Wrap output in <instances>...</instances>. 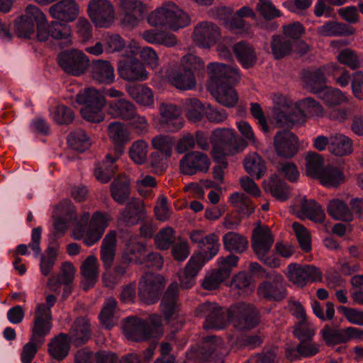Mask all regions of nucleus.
I'll list each match as a JSON object with an SVG mask.
<instances>
[{
	"label": "nucleus",
	"instance_id": "obj_1",
	"mask_svg": "<svg viewBox=\"0 0 363 363\" xmlns=\"http://www.w3.org/2000/svg\"><path fill=\"white\" fill-rule=\"evenodd\" d=\"M209 86L216 101L227 107H233L238 95L233 86L240 80L238 71L224 64L213 62L207 66Z\"/></svg>",
	"mask_w": 363,
	"mask_h": 363
},
{
	"label": "nucleus",
	"instance_id": "obj_2",
	"mask_svg": "<svg viewBox=\"0 0 363 363\" xmlns=\"http://www.w3.org/2000/svg\"><path fill=\"white\" fill-rule=\"evenodd\" d=\"M123 333L132 341L143 342L162 334V318L157 314H152L147 320L136 316H130L123 321Z\"/></svg>",
	"mask_w": 363,
	"mask_h": 363
},
{
	"label": "nucleus",
	"instance_id": "obj_3",
	"mask_svg": "<svg viewBox=\"0 0 363 363\" xmlns=\"http://www.w3.org/2000/svg\"><path fill=\"white\" fill-rule=\"evenodd\" d=\"M147 21L151 26H163L176 31L187 26L190 23V18L174 2L167 1L152 11Z\"/></svg>",
	"mask_w": 363,
	"mask_h": 363
},
{
	"label": "nucleus",
	"instance_id": "obj_4",
	"mask_svg": "<svg viewBox=\"0 0 363 363\" xmlns=\"http://www.w3.org/2000/svg\"><path fill=\"white\" fill-rule=\"evenodd\" d=\"M213 146L212 157L216 161L238 152L239 145L235 133L228 128H218L213 131L211 138Z\"/></svg>",
	"mask_w": 363,
	"mask_h": 363
},
{
	"label": "nucleus",
	"instance_id": "obj_5",
	"mask_svg": "<svg viewBox=\"0 0 363 363\" xmlns=\"http://www.w3.org/2000/svg\"><path fill=\"white\" fill-rule=\"evenodd\" d=\"M195 314L198 317H205V329L224 328L230 320V308L225 310L215 303L206 302L199 305Z\"/></svg>",
	"mask_w": 363,
	"mask_h": 363
},
{
	"label": "nucleus",
	"instance_id": "obj_6",
	"mask_svg": "<svg viewBox=\"0 0 363 363\" xmlns=\"http://www.w3.org/2000/svg\"><path fill=\"white\" fill-rule=\"evenodd\" d=\"M230 320L240 330H251L260 322L259 310L251 303L240 302L230 308Z\"/></svg>",
	"mask_w": 363,
	"mask_h": 363
},
{
	"label": "nucleus",
	"instance_id": "obj_7",
	"mask_svg": "<svg viewBox=\"0 0 363 363\" xmlns=\"http://www.w3.org/2000/svg\"><path fill=\"white\" fill-rule=\"evenodd\" d=\"M227 354L223 340L216 336H208L203 339L202 345L192 349L188 354L189 359L202 363L211 359H221Z\"/></svg>",
	"mask_w": 363,
	"mask_h": 363
},
{
	"label": "nucleus",
	"instance_id": "obj_8",
	"mask_svg": "<svg viewBox=\"0 0 363 363\" xmlns=\"http://www.w3.org/2000/svg\"><path fill=\"white\" fill-rule=\"evenodd\" d=\"M257 293L259 297L267 301H281L287 295L283 276L275 272L267 274L265 280L259 284Z\"/></svg>",
	"mask_w": 363,
	"mask_h": 363
},
{
	"label": "nucleus",
	"instance_id": "obj_9",
	"mask_svg": "<svg viewBox=\"0 0 363 363\" xmlns=\"http://www.w3.org/2000/svg\"><path fill=\"white\" fill-rule=\"evenodd\" d=\"M57 63L65 73L74 77L82 75L89 67L87 56L77 50L61 52L57 55Z\"/></svg>",
	"mask_w": 363,
	"mask_h": 363
},
{
	"label": "nucleus",
	"instance_id": "obj_10",
	"mask_svg": "<svg viewBox=\"0 0 363 363\" xmlns=\"http://www.w3.org/2000/svg\"><path fill=\"white\" fill-rule=\"evenodd\" d=\"M107 226L106 215L100 211H96L91 217L86 230L81 226L79 231L74 232V238L76 240L82 238L86 246H91L99 241Z\"/></svg>",
	"mask_w": 363,
	"mask_h": 363
},
{
	"label": "nucleus",
	"instance_id": "obj_11",
	"mask_svg": "<svg viewBox=\"0 0 363 363\" xmlns=\"http://www.w3.org/2000/svg\"><path fill=\"white\" fill-rule=\"evenodd\" d=\"M87 13L96 27L108 28L114 21L113 6L109 0H90Z\"/></svg>",
	"mask_w": 363,
	"mask_h": 363
},
{
	"label": "nucleus",
	"instance_id": "obj_12",
	"mask_svg": "<svg viewBox=\"0 0 363 363\" xmlns=\"http://www.w3.org/2000/svg\"><path fill=\"white\" fill-rule=\"evenodd\" d=\"M287 270L289 280L300 287H303L308 282L321 281L323 279L320 269L313 265L291 263Z\"/></svg>",
	"mask_w": 363,
	"mask_h": 363
},
{
	"label": "nucleus",
	"instance_id": "obj_13",
	"mask_svg": "<svg viewBox=\"0 0 363 363\" xmlns=\"http://www.w3.org/2000/svg\"><path fill=\"white\" fill-rule=\"evenodd\" d=\"M36 38L40 42L47 41L49 38L56 40H62V47L72 44L71 28L66 23L58 21H52L49 24L39 26Z\"/></svg>",
	"mask_w": 363,
	"mask_h": 363
},
{
	"label": "nucleus",
	"instance_id": "obj_14",
	"mask_svg": "<svg viewBox=\"0 0 363 363\" xmlns=\"http://www.w3.org/2000/svg\"><path fill=\"white\" fill-rule=\"evenodd\" d=\"M161 275L146 272L139 282L138 296L140 300L147 304L155 303L163 287Z\"/></svg>",
	"mask_w": 363,
	"mask_h": 363
},
{
	"label": "nucleus",
	"instance_id": "obj_15",
	"mask_svg": "<svg viewBox=\"0 0 363 363\" xmlns=\"http://www.w3.org/2000/svg\"><path fill=\"white\" fill-rule=\"evenodd\" d=\"M278 99L279 101H276L274 115L279 126L292 128L294 125L304 121V118L306 116L304 111L298 108L289 107L288 101L284 97H279Z\"/></svg>",
	"mask_w": 363,
	"mask_h": 363
},
{
	"label": "nucleus",
	"instance_id": "obj_16",
	"mask_svg": "<svg viewBox=\"0 0 363 363\" xmlns=\"http://www.w3.org/2000/svg\"><path fill=\"white\" fill-rule=\"evenodd\" d=\"M211 162L207 155L199 151L186 153L179 162V169L184 175H194L197 172H207Z\"/></svg>",
	"mask_w": 363,
	"mask_h": 363
},
{
	"label": "nucleus",
	"instance_id": "obj_17",
	"mask_svg": "<svg viewBox=\"0 0 363 363\" xmlns=\"http://www.w3.org/2000/svg\"><path fill=\"white\" fill-rule=\"evenodd\" d=\"M31 332L29 342L23 345L21 350V359L23 363H31L38 350L44 345L45 337L50 331L43 326L33 324Z\"/></svg>",
	"mask_w": 363,
	"mask_h": 363
},
{
	"label": "nucleus",
	"instance_id": "obj_18",
	"mask_svg": "<svg viewBox=\"0 0 363 363\" xmlns=\"http://www.w3.org/2000/svg\"><path fill=\"white\" fill-rule=\"evenodd\" d=\"M192 36L194 42L198 46L210 48L220 38V30L216 24L203 21L195 26Z\"/></svg>",
	"mask_w": 363,
	"mask_h": 363
},
{
	"label": "nucleus",
	"instance_id": "obj_19",
	"mask_svg": "<svg viewBox=\"0 0 363 363\" xmlns=\"http://www.w3.org/2000/svg\"><path fill=\"white\" fill-rule=\"evenodd\" d=\"M274 147L279 156L291 158L298 150V138L289 130H279L274 137Z\"/></svg>",
	"mask_w": 363,
	"mask_h": 363
},
{
	"label": "nucleus",
	"instance_id": "obj_20",
	"mask_svg": "<svg viewBox=\"0 0 363 363\" xmlns=\"http://www.w3.org/2000/svg\"><path fill=\"white\" fill-rule=\"evenodd\" d=\"M107 134L113 145V152L122 155L125 145L131 140V132L126 124L121 121H113L107 127Z\"/></svg>",
	"mask_w": 363,
	"mask_h": 363
},
{
	"label": "nucleus",
	"instance_id": "obj_21",
	"mask_svg": "<svg viewBox=\"0 0 363 363\" xmlns=\"http://www.w3.org/2000/svg\"><path fill=\"white\" fill-rule=\"evenodd\" d=\"M160 125L164 130L174 133L183 128L184 119L178 106L163 103L160 106Z\"/></svg>",
	"mask_w": 363,
	"mask_h": 363
},
{
	"label": "nucleus",
	"instance_id": "obj_22",
	"mask_svg": "<svg viewBox=\"0 0 363 363\" xmlns=\"http://www.w3.org/2000/svg\"><path fill=\"white\" fill-rule=\"evenodd\" d=\"M274 236L269 227L257 226L252 231L251 246L257 258L269 254L274 243Z\"/></svg>",
	"mask_w": 363,
	"mask_h": 363
},
{
	"label": "nucleus",
	"instance_id": "obj_23",
	"mask_svg": "<svg viewBox=\"0 0 363 363\" xmlns=\"http://www.w3.org/2000/svg\"><path fill=\"white\" fill-rule=\"evenodd\" d=\"M118 72L122 79L129 82L143 81L147 77L144 65L135 57H125L120 60Z\"/></svg>",
	"mask_w": 363,
	"mask_h": 363
},
{
	"label": "nucleus",
	"instance_id": "obj_24",
	"mask_svg": "<svg viewBox=\"0 0 363 363\" xmlns=\"http://www.w3.org/2000/svg\"><path fill=\"white\" fill-rule=\"evenodd\" d=\"M205 263L203 253H196L191 257L179 274L180 285L183 289H190L196 284V277Z\"/></svg>",
	"mask_w": 363,
	"mask_h": 363
},
{
	"label": "nucleus",
	"instance_id": "obj_25",
	"mask_svg": "<svg viewBox=\"0 0 363 363\" xmlns=\"http://www.w3.org/2000/svg\"><path fill=\"white\" fill-rule=\"evenodd\" d=\"M120 7L124 13V24L134 27L143 19L147 13L145 5L139 0H120Z\"/></svg>",
	"mask_w": 363,
	"mask_h": 363
},
{
	"label": "nucleus",
	"instance_id": "obj_26",
	"mask_svg": "<svg viewBox=\"0 0 363 363\" xmlns=\"http://www.w3.org/2000/svg\"><path fill=\"white\" fill-rule=\"evenodd\" d=\"M145 214L143 202L137 198H132L125 203L118 215V221L126 226H133L141 220Z\"/></svg>",
	"mask_w": 363,
	"mask_h": 363
},
{
	"label": "nucleus",
	"instance_id": "obj_27",
	"mask_svg": "<svg viewBox=\"0 0 363 363\" xmlns=\"http://www.w3.org/2000/svg\"><path fill=\"white\" fill-rule=\"evenodd\" d=\"M79 6L74 0H61L49 8L50 16L60 21H74L79 15Z\"/></svg>",
	"mask_w": 363,
	"mask_h": 363
},
{
	"label": "nucleus",
	"instance_id": "obj_28",
	"mask_svg": "<svg viewBox=\"0 0 363 363\" xmlns=\"http://www.w3.org/2000/svg\"><path fill=\"white\" fill-rule=\"evenodd\" d=\"M179 285L176 282L170 284L162 298L160 308L166 320H169L177 315L179 308Z\"/></svg>",
	"mask_w": 363,
	"mask_h": 363
},
{
	"label": "nucleus",
	"instance_id": "obj_29",
	"mask_svg": "<svg viewBox=\"0 0 363 363\" xmlns=\"http://www.w3.org/2000/svg\"><path fill=\"white\" fill-rule=\"evenodd\" d=\"M135 106L125 99H115L107 103V113L113 118L130 120L135 114Z\"/></svg>",
	"mask_w": 363,
	"mask_h": 363
},
{
	"label": "nucleus",
	"instance_id": "obj_30",
	"mask_svg": "<svg viewBox=\"0 0 363 363\" xmlns=\"http://www.w3.org/2000/svg\"><path fill=\"white\" fill-rule=\"evenodd\" d=\"M89 320L85 317L77 318L72 325L68 340L75 346L85 344L91 337Z\"/></svg>",
	"mask_w": 363,
	"mask_h": 363
},
{
	"label": "nucleus",
	"instance_id": "obj_31",
	"mask_svg": "<svg viewBox=\"0 0 363 363\" xmlns=\"http://www.w3.org/2000/svg\"><path fill=\"white\" fill-rule=\"evenodd\" d=\"M110 194L115 202L124 204L130 195V180L125 174L118 175L110 184Z\"/></svg>",
	"mask_w": 363,
	"mask_h": 363
},
{
	"label": "nucleus",
	"instance_id": "obj_32",
	"mask_svg": "<svg viewBox=\"0 0 363 363\" xmlns=\"http://www.w3.org/2000/svg\"><path fill=\"white\" fill-rule=\"evenodd\" d=\"M57 298L54 295H48L46 297V303H38L34 311L33 324L40 327H45V329L51 330L52 313L51 308L55 305Z\"/></svg>",
	"mask_w": 363,
	"mask_h": 363
},
{
	"label": "nucleus",
	"instance_id": "obj_33",
	"mask_svg": "<svg viewBox=\"0 0 363 363\" xmlns=\"http://www.w3.org/2000/svg\"><path fill=\"white\" fill-rule=\"evenodd\" d=\"M121 155L116 152L108 153L106 155L103 162L94 169V176L98 181L106 184L111 179L117 170V165L115 163Z\"/></svg>",
	"mask_w": 363,
	"mask_h": 363
},
{
	"label": "nucleus",
	"instance_id": "obj_34",
	"mask_svg": "<svg viewBox=\"0 0 363 363\" xmlns=\"http://www.w3.org/2000/svg\"><path fill=\"white\" fill-rule=\"evenodd\" d=\"M116 233L108 232L102 240L100 250V259L105 270H110L113 265L116 253Z\"/></svg>",
	"mask_w": 363,
	"mask_h": 363
},
{
	"label": "nucleus",
	"instance_id": "obj_35",
	"mask_svg": "<svg viewBox=\"0 0 363 363\" xmlns=\"http://www.w3.org/2000/svg\"><path fill=\"white\" fill-rule=\"evenodd\" d=\"M130 259L123 257L115 264L113 270H106L102 279L106 286L113 287L121 282L122 278L126 274L130 267Z\"/></svg>",
	"mask_w": 363,
	"mask_h": 363
},
{
	"label": "nucleus",
	"instance_id": "obj_36",
	"mask_svg": "<svg viewBox=\"0 0 363 363\" xmlns=\"http://www.w3.org/2000/svg\"><path fill=\"white\" fill-rule=\"evenodd\" d=\"M91 76L99 83L110 84L114 82V69L108 61L97 60L91 65Z\"/></svg>",
	"mask_w": 363,
	"mask_h": 363
},
{
	"label": "nucleus",
	"instance_id": "obj_37",
	"mask_svg": "<svg viewBox=\"0 0 363 363\" xmlns=\"http://www.w3.org/2000/svg\"><path fill=\"white\" fill-rule=\"evenodd\" d=\"M81 274L84 277L82 282V288L86 291L93 287L99 276V264L97 258L94 255L89 256L82 263Z\"/></svg>",
	"mask_w": 363,
	"mask_h": 363
},
{
	"label": "nucleus",
	"instance_id": "obj_38",
	"mask_svg": "<svg viewBox=\"0 0 363 363\" xmlns=\"http://www.w3.org/2000/svg\"><path fill=\"white\" fill-rule=\"evenodd\" d=\"M233 48L236 58L244 68H251L256 64L257 57L251 44L242 40L235 43Z\"/></svg>",
	"mask_w": 363,
	"mask_h": 363
},
{
	"label": "nucleus",
	"instance_id": "obj_39",
	"mask_svg": "<svg viewBox=\"0 0 363 363\" xmlns=\"http://www.w3.org/2000/svg\"><path fill=\"white\" fill-rule=\"evenodd\" d=\"M75 268L69 262H63L57 277H51L48 285L54 292L60 293L61 284H72L74 278Z\"/></svg>",
	"mask_w": 363,
	"mask_h": 363
},
{
	"label": "nucleus",
	"instance_id": "obj_40",
	"mask_svg": "<svg viewBox=\"0 0 363 363\" xmlns=\"http://www.w3.org/2000/svg\"><path fill=\"white\" fill-rule=\"evenodd\" d=\"M69 342L67 334L62 333L59 334L52 338L48 343L49 354L57 361L63 360L69 354Z\"/></svg>",
	"mask_w": 363,
	"mask_h": 363
},
{
	"label": "nucleus",
	"instance_id": "obj_41",
	"mask_svg": "<svg viewBox=\"0 0 363 363\" xmlns=\"http://www.w3.org/2000/svg\"><path fill=\"white\" fill-rule=\"evenodd\" d=\"M326 75H328V65L305 73L306 87L313 94H318L322 88L325 87Z\"/></svg>",
	"mask_w": 363,
	"mask_h": 363
},
{
	"label": "nucleus",
	"instance_id": "obj_42",
	"mask_svg": "<svg viewBox=\"0 0 363 363\" xmlns=\"http://www.w3.org/2000/svg\"><path fill=\"white\" fill-rule=\"evenodd\" d=\"M316 32L322 36H348L354 34L355 29L345 23L330 21L318 27Z\"/></svg>",
	"mask_w": 363,
	"mask_h": 363
},
{
	"label": "nucleus",
	"instance_id": "obj_43",
	"mask_svg": "<svg viewBox=\"0 0 363 363\" xmlns=\"http://www.w3.org/2000/svg\"><path fill=\"white\" fill-rule=\"evenodd\" d=\"M352 147V140L349 137L338 133L330 138L328 149L332 154L342 157L350 155Z\"/></svg>",
	"mask_w": 363,
	"mask_h": 363
},
{
	"label": "nucleus",
	"instance_id": "obj_44",
	"mask_svg": "<svg viewBox=\"0 0 363 363\" xmlns=\"http://www.w3.org/2000/svg\"><path fill=\"white\" fill-rule=\"evenodd\" d=\"M245 171L257 179L262 178L267 171V166L264 160L257 153L249 154L244 160Z\"/></svg>",
	"mask_w": 363,
	"mask_h": 363
},
{
	"label": "nucleus",
	"instance_id": "obj_45",
	"mask_svg": "<svg viewBox=\"0 0 363 363\" xmlns=\"http://www.w3.org/2000/svg\"><path fill=\"white\" fill-rule=\"evenodd\" d=\"M223 242L226 250L238 254L243 253L249 246L247 238L233 231L223 235Z\"/></svg>",
	"mask_w": 363,
	"mask_h": 363
},
{
	"label": "nucleus",
	"instance_id": "obj_46",
	"mask_svg": "<svg viewBox=\"0 0 363 363\" xmlns=\"http://www.w3.org/2000/svg\"><path fill=\"white\" fill-rule=\"evenodd\" d=\"M76 101L84 107L103 108L105 104L104 96L96 89L88 88L76 96Z\"/></svg>",
	"mask_w": 363,
	"mask_h": 363
},
{
	"label": "nucleus",
	"instance_id": "obj_47",
	"mask_svg": "<svg viewBox=\"0 0 363 363\" xmlns=\"http://www.w3.org/2000/svg\"><path fill=\"white\" fill-rule=\"evenodd\" d=\"M171 84L177 89L189 90L196 85L195 76L190 71H185L182 68L172 72L169 76Z\"/></svg>",
	"mask_w": 363,
	"mask_h": 363
},
{
	"label": "nucleus",
	"instance_id": "obj_48",
	"mask_svg": "<svg viewBox=\"0 0 363 363\" xmlns=\"http://www.w3.org/2000/svg\"><path fill=\"white\" fill-rule=\"evenodd\" d=\"M327 212L333 219L342 221H351L352 213L347 205L342 200L334 199L329 201Z\"/></svg>",
	"mask_w": 363,
	"mask_h": 363
},
{
	"label": "nucleus",
	"instance_id": "obj_49",
	"mask_svg": "<svg viewBox=\"0 0 363 363\" xmlns=\"http://www.w3.org/2000/svg\"><path fill=\"white\" fill-rule=\"evenodd\" d=\"M301 209L308 218L315 223H323L325 218L323 209L314 199L303 198L301 202Z\"/></svg>",
	"mask_w": 363,
	"mask_h": 363
},
{
	"label": "nucleus",
	"instance_id": "obj_50",
	"mask_svg": "<svg viewBox=\"0 0 363 363\" xmlns=\"http://www.w3.org/2000/svg\"><path fill=\"white\" fill-rule=\"evenodd\" d=\"M143 38L150 43L163 45L167 47H172L177 44L176 35L167 31L145 30Z\"/></svg>",
	"mask_w": 363,
	"mask_h": 363
},
{
	"label": "nucleus",
	"instance_id": "obj_51",
	"mask_svg": "<svg viewBox=\"0 0 363 363\" xmlns=\"http://www.w3.org/2000/svg\"><path fill=\"white\" fill-rule=\"evenodd\" d=\"M129 96L138 104L150 106L154 103L152 91L147 86L138 84L129 86L128 89Z\"/></svg>",
	"mask_w": 363,
	"mask_h": 363
},
{
	"label": "nucleus",
	"instance_id": "obj_52",
	"mask_svg": "<svg viewBox=\"0 0 363 363\" xmlns=\"http://www.w3.org/2000/svg\"><path fill=\"white\" fill-rule=\"evenodd\" d=\"M322 338L327 345H335L348 342L346 329H340L337 327H331L325 325L322 329Z\"/></svg>",
	"mask_w": 363,
	"mask_h": 363
},
{
	"label": "nucleus",
	"instance_id": "obj_53",
	"mask_svg": "<svg viewBox=\"0 0 363 363\" xmlns=\"http://www.w3.org/2000/svg\"><path fill=\"white\" fill-rule=\"evenodd\" d=\"M272 53L276 60H280L291 54L292 40L281 35H273L271 41Z\"/></svg>",
	"mask_w": 363,
	"mask_h": 363
},
{
	"label": "nucleus",
	"instance_id": "obj_54",
	"mask_svg": "<svg viewBox=\"0 0 363 363\" xmlns=\"http://www.w3.org/2000/svg\"><path fill=\"white\" fill-rule=\"evenodd\" d=\"M263 188L279 201H284L289 197V191L286 184L277 178H271V180L268 182L264 181Z\"/></svg>",
	"mask_w": 363,
	"mask_h": 363
},
{
	"label": "nucleus",
	"instance_id": "obj_55",
	"mask_svg": "<svg viewBox=\"0 0 363 363\" xmlns=\"http://www.w3.org/2000/svg\"><path fill=\"white\" fill-rule=\"evenodd\" d=\"M306 174L312 178L318 179L324 170V160L320 155L315 152H309L306 156Z\"/></svg>",
	"mask_w": 363,
	"mask_h": 363
},
{
	"label": "nucleus",
	"instance_id": "obj_56",
	"mask_svg": "<svg viewBox=\"0 0 363 363\" xmlns=\"http://www.w3.org/2000/svg\"><path fill=\"white\" fill-rule=\"evenodd\" d=\"M67 143L71 148L79 152L88 149L91 144L90 138L82 129L70 133L67 138Z\"/></svg>",
	"mask_w": 363,
	"mask_h": 363
},
{
	"label": "nucleus",
	"instance_id": "obj_57",
	"mask_svg": "<svg viewBox=\"0 0 363 363\" xmlns=\"http://www.w3.org/2000/svg\"><path fill=\"white\" fill-rule=\"evenodd\" d=\"M230 202L243 215L250 216L254 213L255 205L252 201L243 193H233L230 197Z\"/></svg>",
	"mask_w": 363,
	"mask_h": 363
},
{
	"label": "nucleus",
	"instance_id": "obj_58",
	"mask_svg": "<svg viewBox=\"0 0 363 363\" xmlns=\"http://www.w3.org/2000/svg\"><path fill=\"white\" fill-rule=\"evenodd\" d=\"M117 301L114 298L106 299L104 305L99 314L101 325L106 329H111L114 325L113 314L116 308Z\"/></svg>",
	"mask_w": 363,
	"mask_h": 363
},
{
	"label": "nucleus",
	"instance_id": "obj_59",
	"mask_svg": "<svg viewBox=\"0 0 363 363\" xmlns=\"http://www.w3.org/2000/svg\"><path fill=\"white\" fill-rule=\"evenodd\" d=\"M185 111L187 118L192 122L200 121L206 113V107L201 101L196 99H187L184 104Z\"/></svg>",
	"mask_w": 363,
	"mask_h": 363
},
{
	"label": "nucleus",
	"instance_id": "obj_60",
	"mask_svg": "<svg viewBox=\"0 0 363 363\" xmlns=\"http://www.w3.org/2000/svg\"><path fill=\"white\" fill-rule=\"evenodd\" d=\"M318 179L325 186L336 187L343 182L344 177L342 172L337 168L327 167Z\"/></svg>",
	"mask_w": 363,
	"mask_h": 363
},
{
	"label": "nucleus",
	"instance_id": "obj_61",
	"mask_svg": "<svg viewBox=\"0 0 363 363\" xmlns=\"http://www.w3.org/2000/svg\"><path fill=\"white\" fill-rule=\"evenodd\" d=\"M328 75L331 76L335 84L341 87L347 86L352 79L350 71L336 64L328 65Z\"/></svg>",
	"mask_w": 363,
	"mask_h": 363
},
{
	"label": "nucleus",
	"instance_id": "obj_62",
	"mask_svg": "<svg viewBox=\"0 0 363 363\" xmlns=\"http://www.w3.org/2000/svg\"><path fill=\"white\" fill-rule=\"evenodd\" d=\"M317 94L318 98L329 106H337L345 100V96L340 90L330 86L322 88Z\"/></svg>",
	"mask_w": 363,
	"mask_h": 363
},
{
	"label": "nucleus",
	"instance_id": "obj_63",
	"mask_svg": "<svg viewBox=\"0 0 363 363\" xmlns=\"http://www.w3.org/2000/svg\"><path fill=\"white\" fill-rule=\"evenodd\" d=\"M35 25L32 20L21 16L14 23V32L18 38H30L34 35Z\"/></svg>",
	"mask_w": 363,
	"mask_h": 363
},
{
	"label": "nucleus",
	"instance_id": "obj_64",
	"mask_svg": "<svg viewBox=\"0 0 363 363\" xmlns=\"http://www.w3.org/2000/svg\"><path fill=\"white\" fill-rule=\"evenodd\" d=\"M337 61L352 70H356L361 66L360 57L357 52L350 48L342 50L337 56Z\"/></svg>",
	"mask_w": 363,
	"mask_h": 363
}]
</instances>
